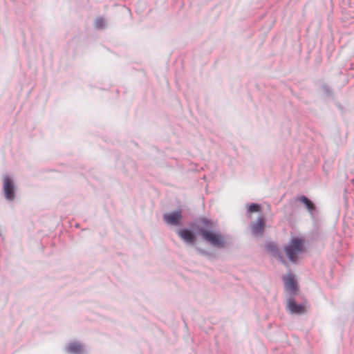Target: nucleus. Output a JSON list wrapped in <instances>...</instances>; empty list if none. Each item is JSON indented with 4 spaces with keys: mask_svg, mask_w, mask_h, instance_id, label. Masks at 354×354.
Returning <instances> with one entry per match:
<instances>
[{
    "mask_svg": "<svg viewBox=\"0 0 354 354\" xmlns=\"http://www.w3.org/2000/svg\"><path fill=\"white\" fill-rule=\"evenodd\" d=\"M202 239L216 248H223L227 243V238L218 231L212 229L200 228Z\"/></svg>",
    "mask_w": 354,
    "mask_h": 354,
    "instance_id": "3",
    "label": "nucleus"
},
{
    "mask_svg": "<svg viewBox=\"0 0 354 354\" xmlns=\"http://www.w3.org/2000/svg\"><path fill=\"white\" fill-rule=\"evenodd\" d=\"M95 26L97 29H104L106 27L105 20L102 17H97L95 21Z\"/></svg>",
    "mask_w": 354,
    "mask_h": 354,
    "instance_id": "15",
    "label": "nucleus"
},
{
    "mask_svg": "<svg viewBox=\"0 0 354 354\" xmlns=\"http://www.w3.org/2000/svg\"><path fill=\"white\" fill-rule=\"evenodd\" d=\"M261 211L262 207L261 204L257 203H251L250 204H248V213L252 214L254 212H261Z\"/></svg>",
    "mask_w": 354,
    "mask_h": 354,
    "instance_id": "12",
    "label": "nucleus"
},
{
    "mask_svg": "<svg viewBox=\"0 0 354 354\" xmlns=\"http://www.w3.org/2000/svg\"><path fill=\"white\" fill-rule=\"evenodd\" d=\"M75 227H79V224H75Z\"/></svg>",
    "mask_w": 354,
    "mask_h": 354,
    "instance_id": "17",
    "label": "nucleus"
},
{
    "mask_svg": "<svg viewBox=\"0 0 354 354\" xmlns=\"http://www.w3.org/2000/svg\"><path fill=\"white\" fill-rule=\"evenodd\" d=\"M201 225L196 221H191L188 227L181 226L178 227L175 232L178 237L185 243L194 245L196 243L198 236H201Z\"/></svg>",
    "mask_w": 354,
    "mask_h": 354,
    "instance_id": "2",
    "label": "nucleus"
},
{
    "mask_svg": "<svg viewBox=\"0 0 354 354\" xmlns=\"http://www.w3.org/2000/svg\"><path fill=\"white\" fill-rule=\"evenodd\" d=\"M17 187L14 178L9 174H4L2 182V194L8 202H12L17 196Z\"/></svg>",
    "mask_w": 354,
    "mask_h": 354,
    "instance_id": "4",
    "label": "nucleus"
},
{
    "mask_svg": "<svg viewBox=\"0 0 354 354\" xmlns=\"http://www.w3.org/2000/svg\"><path fill=\"white\" fill-rule=\"evenodd\" d=\"M295 297H288L286 302V310L292 315H301L306 313V301L297 302Z\"/></svg>",
    "mask_w": 354,
    "mask_h": 354,
    "instance_id": "6",
    "label": "nucleus"
},
{
    "mask_svg": "<svg viewBox=\"0 0 354 354\" xmlns=\"http://www.w3.org/2000/svg\"><path fill=\"white\" fill-rule=\"evenodd\" d=\"M200 223L203 225V226H201V227H205L206 229H212L213 227V223L210 218L202 217L200 219Z\"/></svg>",
    "mask_w": 354,
    "mask_h": 354,
    "instance_id": "14",
    "label": "nucleus"
},
{
    "mask_svg": "<svg viewBox=\"0 0 354 354\" xmlns=\"http://www.w3.org/2000/svg\"><path fill=\"white\" fill-rule=\"evenodd\" d=\"M196 250L197 252L201 255L206 256V257L212 255V254L209 252H208L207 250L200 248L198 247H196Z\"/></svg>",
    "mask_w": 354,
    "mask_h": 354,
    "instance_id": "16",
    "label": "nucleus"
},
{
    "mask_svg": "<svg viewBox=\"0 0 354 354\" xmlns=\"http://www.w3.org/2000/svg\"><path fill=\"white\" fill-rule=\"evenodd\" d=\"M322 89L326 97L333 98L334 95L332 88L327 84H324L322 85Z\"/></svg>",
    "mask_w": 354,
    "mask_h": 354,
    "instance_id": "13",
    "label": "nucleus"
},
{
    "mask_svg": "<svg viewBox=\"0 0 354 354\" xmlns=\"http://www.w3.org/2000/svg\"><path fill=\"white\" fill-rule=\"evenodd\" d=\"M266 224V219L263 214H261L257 220L253 223L252 232L255 236H262L264 232Z\"/></svg>",
    "mask_w": 354,
    "mask_h": 354,
    "instance_id": "10",
    "label": "nucleus"
},
{
    "mask_svg": "<svg viewBox=\"0 0 354 354\" xmlns=\"http://www.w3.org/2000/svg\"><path fill=\"white\" fill-rule=\"evenodd\" d=\"M283 251L291 263H297L299 254L305 251L304 239L299 236L291 237L288 244L283 245Z\"/></svg>",
    "mask_w": 354,
    "mask_h": 354,
    "instance_id": "1",
    "label": "nucleus"
},
{
    "mask_svg": "<svg viewBox=\"0 0 354 354\" xmlns=\"http://www.w3.org/2000/svg\"><path fill=\"white\" fill-rule=\"evenodd\" d=\"M265 248L266 251L273 257H275L278 259L279 261L285 264L286 261L282 255L281 252L276 242L269 241L267 242L265 245Z\"/></svg>",
    "mask_w": 354,
    "mask_h": 354,
    "instance_id": "9",
    "label": "nucleus"
},
{
    "mask_svg": "<svg viewBox=\"0 0 354 354\" xmlns=\"http://www.w3.org/2000/svg\"><path fill=\"white\" fill-rule=\"evenodd\" d=\"M284 288L289 293V297H295L299 292V287L292 273L289 272L283 277Z\"/></svg>",
    "mask_w": 354,
    "mask_h": 354,
    "instance_id": "7",
    "label": "nucleus"
},
{
    "mask_svg": "<svg viewBox=\"0 0 354 354\" xmlns=\"http://www.w3.org/2000/svg\"><path fill=\"white\" fill-rule=\"evenodd\" d=\"M183 219L182 210L180 208L162 214L163 221L169 226L178 227L183 226Z\"/></svg>",
    "mask_w": 354,
    "mask_h": 354,
    "instance_id": "5",
    "label": "nucleus"
},
{
    "mask_svg": "<svg viewBox=\"0 0 354 354\" xmlns=\"http://www.w3.org/2000/svg\"><path fill=\"white\" fill-rule=\"evenodd\" d=\"M67 354H87L82 344L79 342H71L64 348Z\"/></svg>",
    "mask_w": 354,
    "mask_h": 354,
    "instance_id": "11",
    "label": "nucleus"
},
{
    "mask_svg": "<svg viewBox=\"0 0 354 354\" xmlns=\"http://www.w3.org/2000/svg\"><path fill=\"white\" fill-rule=\"evenodd\" d=\"M295 200L304 206L312 218H314L317 215L318 209L315 203L308 196L305 195L297 196Z\"/></svg>",
    "mask_w": 354,
    "mask_h": 354,
    "instance_id": "8",
    "label": "nucleus"
}]
</instances>
